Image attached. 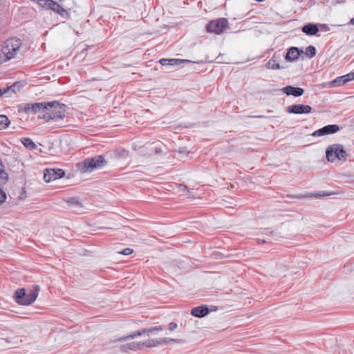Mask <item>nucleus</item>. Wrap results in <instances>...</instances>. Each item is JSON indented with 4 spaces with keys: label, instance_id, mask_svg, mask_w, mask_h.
Listing matches in <instances>:
<instances>
[{
    "label": "nucleus",
    "instance_id": "obj_1",
    "mask_svg": "<svg viewBox=\"0 0 354 354\" xmlns=\"http://www.w3.org/2000/svg\"><path fill=\"white\" fill-rule=\"evenodd\" d=\"M46 111L38 115V118L45 120L47 122H59L66 117V105L60 104L57 101L47 102Z\"/></svg>",
    "mask_w": 354,
    "mask_h": 354
},
{
    "label": "nucleus",
    "instance_id": "obj_2",
    "mask_svg": "<svg viewBox=\"0 0 354 354\" xmlns=\"http://www.w3.org/2000/svg\"><path fill=\"white\" fill-rule=\"evenodd\" d=\"M39 291V286H35L32 290L28 293L24 288L17 289L14 295V299L19 305L28 306L32 304L37 299Z\"/></svg>",
    "mask_w": 354,
    "mask_h": 354
},
{
    "label": "nucleus",
    "instance_id": "obj_3",
    "mask_svg": "<svg viewBox=\"0 0 354 354\" xmlns=\"http://www.w3.org/2000/svg\"><path fill=\"white\" fill-rule=\"evenodd\" d=\"M326 156L328 162H334L336 160L346 161L348 154L342 145L333 144L327 147Z\"/></svg>",
    "mask_w": 354,
    "mask_h": 354
},
{
    "label": "nucleus",
    "instance_id": "obj_4",
    "mask_svg": "<svg viewBox=\"0 0 354 354\" xmlns=\"http://www.w3.org/2000/svg\"><path fill=\"white\" fill-rule=\"evenodd\" d=\"M21 46V41L20 39L13 37L7 39L4 42V45L1 49L2 53L5 56V61L10 60L15 57L17 52L20 49Z\"/></svg>",
    "mask_w": 354,
    "mask_h": 354
},
{
    "label": "nucleus",
    "instance_id": "obj_5",
    "mask_svg": "<svg viewBox=\"0 0 354 354\" xmlns=\"http://www.w3.org/2000/svg\"><path fill=\"white\" fill-rule=\"evenodd\" d=\"M107 162L102 156H95L91 158H86L83 162L82 171L84 172H90L95 169L103 167Z\"/></svg>",
    "mask_w": 354,
    "mask_h": 354
},
{
    "label": "nucleus",
    "instance_id": "obj_6",
    "mask_svg": "<svg viewBox=\"0 0 354 354\" xmlns=\"http://www.w3.org/2000/svg\"><path fill=\"white\" fill-rule=\"evenodd\" d=\"M228 26V21L225 18H218L217 19L210 21L206 25V31L209 33L216 35L222 34L225 28Z\"/></svg>",
    "mask_w": 354,
    "mask_h": 354
},
{
    "label": "nucleus",
    "instance_id": "obj_7",
    "mask_svg": "<svg viewBox=\"0 0 354 354\" xmlns=\"http://www.w3.org/2000/svg\"><path fill=\"white\" fill-rule=\"evenodd\" d=\"M46 104L47 102L27 103L20 106L19 111H24L26 113L31 111L34 113L41 112L40 114H42L46 111Z\"/></svg>",
    "mask_w": 354,
    "mask_h": 354
},
{
    "label": "nucleus",
    "instance_id": "obj_8",
    "mask_svg": "<svg viewBox=\"0 0 354 354\" xmlns=\"http://www.w3.org/2000/svg\"><path fill=\"white\" fill-rule=\"evenodd\" d=\"M65 171L62 169H46L44 171V179L46 182H50L64 177Z\"/></svg>",
    "mask_w": 354,
    "mask_h": 354
},
{
    "label": "nucleus",
    "instance_id": "obj_9",
    "mask_svg": "<svg viewBox=\"0 0 354 354\" xmlns=\"http://www.w3.org/2000/svg\"><path fill=\"white\" fill-rule=\"evenodd\" d=\"M312 111V108L309 105H304L301 104H297L289 106L287 109L288 113L293 114H304L309 113Z\"/></svg>",
    "mask_w": 354,
    "mask_h": 354
},
{
    "label": "nucleus",
    "instance_id": "obj_10",
    "mask_svg": "<svg viewBox=\"0 0 354 354\" xmlns=\"http://www.w3.org/2000/svg\"><path fill=\"white\" fill-rule=\"evenodd\" d=\"M339 130V127L337 124H328L324 127L314 131L313 136H322L325 135L333 134Z\"/></svg>",
    "mask_w": 354,
    "mask_h": 354
},
{
    "label": "nucleus",
    "instance_id": "obj_11",
    "mask_svg": "<svg viewBox=\"0 0 354 354\" xmlns=\"http://www.w3.org/2000/svg\"><path fill=\"white\" fill-rule=\"evenodd\" d=\"M50 3L49 10L53 11L56 14L59 15L64 19H68L70 18V14L68 10L64 9L58 2L53 1Z\"/></svg>",
    "mask_w": 354,
    "mask_h": 354
},
{
    "label": "nucleus",
    "instance_id": "obj_12",
    "mask_svg": "<svg viewBox=\"0 0 354 354\" xmlns=\"http://www.w3.org/2000/svg\"><path fill=\"white\" fill-rule=\"evenodd\" d=\"M281 91L287 95H292L296 97H300L304 93V88L290 85L282 88Z\"/></svg>",
    "mask_w": 354,
    "mask_h": 354
},
{
    "label": "nucleus",
    "instance_id": "obj_13",
    "mask_svg": "<svg viewBox=\"0 0 354 354\" xmlns=\"http://www.w3.org/2000/svg\"><path fill=\"white\" fill-rule=\"evenodd\" d=\"M303 53L302 49H299L297 47H290L285 55V59L288 62H294L297 59L299 56Z\"/></svg>",
    "mask_w": 354,
    "mask_h": 354
},
{
    "label": "nucleus",
    "instance_id": "obj_14",
    "mask_svg": "<svg viewBox=\"0 0 354 354\" xmlns=\"http://www.w3.org/2000/svg\"><path fill=\"white\" fill-rule=\"evenodd\" d=\"M209 313V308L207 306L204 305L193 308L191 310V315L198 318H201L207 315Z\"/></svg>",
    "mask_w": 354,
    "mask_h": 354
},
{
    "label": "nucleus",
    "instance_id": "obj_15",
    "mask_svg": "<svg viewBox=\"0 0 354 354\" xmlns=\"http://www.w3.org/2000/svg\"><path fill=\"white\" fill-rule=\"evenodd\" d=\"M279 59L280 55L274 53L271 59L266 63V67L272 70L285 68L286 66H281L279 64L277 63Z\"/></svg>",
    "mask_w": 354,
    "mask_h": 354
},
{
    "label": "nucleus",
    "instance_id": "obj_16",
    "mask_svg": "<svg viewBox=\"0 0 354 354\" xmlns=\"http://www.w3.org/2000/svg\"><path fill=\"white\" fill-rule=\"evenodd\" d=\"M141 349V342H132L120 346V350L123 352L128 353L129 351H137Z\"/></svg>",
    "mask_w": 354,
    "mask_h": 354
},
{
    "label": "nucleus",
    "instance_id": "obj_17",
    "mask_svg": "<svg viewBox=\"0 0 354 354\" xmlns=\"http://www.w3.org/2000/svg\"><path fill=\"white\" fill-rule=\"evenodd\" d=\"M301 30L307 35H315L318 32L319 28L317 24L308 23L301 28Z\"/></svg>",
    "mask_w": 354,
    "mask_h": 354
},
{
    "label": "nucleus",
    "instance_id": "obj_18",
    "mask_svg": "<svg viewBox=\"0 0 354 354\" xmlns=\"http://www.w3.org/2000/svg\"><path fill=\"white\" fill-rule=\"evenodd\" d=\"M144 334H147L146 328H142L140 330H136V331H135L134 333H133L131 335L121 337L114 340L113 342H123V341H126V340H128V339H133L136 337L141 336V335H142Z\"/></svg>",
    "mask_w": 354,
    "mask_h": 354
},
{
    "label": "nucleus",
    "instance_id": "obj_19",
    "mask_svg": "<svg viewBox=\"0 0 354 354\" xmlns=\"http://www.w3.org/2000/svg\"><path fill=\"white\" fill-rule=\"evenodd\" d=\"M174 152L176 153L175 157L180 160H185V158H189L190 153L185 147H181L178 150H175Z\"/></svg>",
    "mask_w": 354,
    "mask_h": 354
},
{
    "label": "nucleus",
    "instance_id": "obj_20",
    "mask_svg": "<svg viewBox=\"0 0 354 354\" xmlns=\"http://www.w3.org/2000/svg\"><path fill=\"white\" fill-rule=\"evenodd\" d=\"M114 156L118 160L126 159L129 157V152L127 149H119L114 151Z\"/></svg>",
    "mask_w": 354,
    "mask_h": 354
},
{
    "label": "nucleus",
    "instance_id": "obj_21",
    "mask_svg": "<svg viewBox=\"0 0 354 354\" xmlns=\"http://www.w3.org/2000/svg\"><path fill=\"white\" fill-rule=\"evenodd\" d=\"M21 142L24 146L29 150H34L37 147V145L35 144V142L29 138H22Z\"/></svg>",
    "mask_w": 354,
    "mask_h": 354
},
{
    "label": "nucleus",
    "instance_id": "obj_22",
    "mask_svg": "<svg viewBox=\"0 0 354 354\" xmlns=\"http://www.w3.org/2000/svg\"><path fill=\"white\" fill-rule=\"evenodd\" d=\"M10 123V120L6 115H0V129H6Z\"/></svg>",
    "mask_w": 354,
    "mask_h": 354
},
{
    "label": "nucleus",
    "instance_id": "obj_23",
    "mask_svg": "<svg viewBox=\"0 0 354 354\" xmlns=\"http://www.w3.org/2000/svg\"><path fill=\"white\" fill-rule=\"evenodd\" d=\"M22 87L23 84L21 82H15L8 88H10V93H16L17 92L19 91Z\"/></svg>",
    "mask_w": 354,
    "mask_h": 354
},
{
    "label": "nucleus",
    "instance_id": "obj_24",
    "mask_svg": "<svg viewBox=\"0 0 354 354\" xmlns=\"http://www.w3.org/2000/svg\"><path fill=\"white\" fill-rule=\"evenodd\" d=\"M169 65L177 66L182 63H189L191 61L188 59H168Z\"/></svg>",
    "mask_w": 354,
    "mask_h": 354
},
{
    "label": "nucleus",
    "instance_id": "obj_25",
    "mask_svg": "<svg viewBox=\"0 0 354 354\" xmlns=\"http://www.w3.org/2000/svg\"><path fill=\"white\" fill-rule=\"evenodd\" d=\"M162 345L168 344L170 342H176V343H182L184 342L183 339H173L169 337H162L161 338Z\"/></svg>",
    "mask_w": 354,
    "mask_h": 354
},
{
    "label": "nucleus",
    "instance_id": "obj_26",
    "mask_svg": "<svg viewBox=\"0 0 354 354\" xmlns=\"http://www.w3.org/2000/svg\"><path fill=\"white\" fill-rule=\"evenodd\" d=\"M305 54L308 57L312 58L316 55V48L313 46H309L306 48Z\"/></svg>",
    "mask_w": 354,
    "mask_h": 354
},
{
    "label": "nucleus",
    "instance_id": "obj_27",
    "mask_svg": "<svg viewBox=\"0 0 354 354\" xmlns=\"http://www.w3.org/2000/svg\"><path fill=\"white\" fill-rule=\"evenodd\" d=\"M53 0H37V3L39 6L42 7L46 10H49L50 3Z\"/></svg>",
    "mask_w": 354,
    "mask_h": 354
},
{
    "label": "nucleus",
    "instance_id": "obj_28",
    "mask_svg": "<svg viewBox=\"0 0 354 354\" xmlns=\"http://www.w3.org/2000/svg\"><path fill=\"white\" fill-rule=\"evenodd\" d=\"M164 329H165V327H163L162 326H152V327L146 328L147 334H148V335L149 333L162 331Z\"/></svg>",
    "mask_w": 354,
    "mask_h": 354
},
{
    "label": "nucleus",
    "instance_id": "obj_29",
    "mask_svg": "<svg viewBox=\"0 0 354 354\" xmlns=\"http://www.w3.org/2000/svg\"><path fill=\"white\" fill-rule=\"evenodd\" d=\"M143 346H146L147 348L156 347L154 339H147L145 342H141V349Z\"/></svg>",
    "mask_w": 354,
    "mask_h": 354
},
{
    "label": "nucleus",
    "instance_id": "obj_30",
    "mask_svg": "<svg viewBox=\"0 0 354 354\" xmlns=\"http://www.w3.org/2000/svg\"><path fill=\"white\" fill-rule=\"evenodd\" d=\"M333 83L337 84V86H342L344 84L347 83V82L345 80L344 75H342L335 78L333 81Z\"/></svg>",
    "mask_w": 354,
    "mask_h": 354
},
{
    "label": "nucleus",
    "instance_id": "obj_31",
    "mask_svg": "<svg viewBox=\"0 0 354 354\" xmlns=\"http://www.w3.org/2000/svg\"><path fill=\"white\" fill-rule=\"evenodd\" d=\"M154 145H155V142H153L152 144L150 145V146H151L150 150L153 151L155 154L160 153L162 152L161 148L156 145L153 146Z\"/></svg>",
    "mask_w": 354,
    "mask_h": 354
},
{
    "label": "nucleus",
    "instance_id": "obj_32",
    "mask_svg": "<svg viewBox=\"0 0 354 354\" xmlns=\"http://www.w3.org/2000/svg\"><path fill=\"white\" fill-rule=\"evenodd\" d=\"M133 249L130 248H124L123 250L118 252V254H123V255H129L133 253Z\"/></svg>",
    "mask_w": 354,
    "mask_h": 354
},
{
    "label": "nucleus",
    "instance_id": "obj_33",
    "mask_svg": "<svg viewBox=\"0 0 354 354\" xmlns=\"http://www.w3.org/2000/svg\"><path fill=\"white\" fill-rule=\"evenodd\" d=\"M68 203L69 204L77 205V206H80V205H81L80 201L76 198H70L68 200Z\"/></svg>",
    "mask_w": 354,
    "mask_h": 354
},
{
    "label": "nucleus",
    "instance_id": "obj_34",
    "mask_svg": "<svg viewBox=\"0 0 354 354\" xmlns=\"http://www.w3.org/2000/svg\"><path fill=\"white\" fill-rule=\"evenodd\" d=\"M345 80L348 82L354 80V72L344 75Z\"/></svg>",
    "mask_w": 354,
    "mask_h": 354
},
{
    "label": "nucleus",
    "instance_id": "obj_35",
    "mask_svg": "<svg viewBox=\"0 0 354 354\" xmlns=\"http://www.w3.org/2000/svg\"><path fill=\"white\" fill-rule=\"evenodd\" d=\"M6 198V193L0 188V205L5 201Z\"/></svg>",
    "mask_w": 354,
    "mask_h": 354
},
{
    "label": "nucleus",
    "instance_id": "obj_36",
    "mask_svg": "<svg viewBox=\"0 0 354 354\" xmlns=\"http://www.w3.org/2000/svg\"><path fill=\"white\" fill-rule=\"evenodd\" d=\"M178 327V325L175 322H171L169 324V329L171 330V331H173L176 328H177Z\"/></svg>",
    "mask_w": 354,
    "mask_h": 354
},
{
    "label": "nucleus",
    "instance_id": "obj_37",
    "mask_svg": "<svg viewBox=\"0 0 354 354\" xmlns=\"http://www.w3.org/2000/svg\"><path fill=\"white\" fill-rule=\"evenodd\" d=\"M330 194H331L330 193L322 192H318V193L315 194L314 196L315 197H319V196H330Z\"/></svg>",
    "mask_w": 354,
    "mask_h": 354
},
{
    "label": "nucleus",
    "instance_id": "obj_38",
    "mask_svg": "<svg viewBox=\"0 0 354 354\" xmlns=\"http://www.w3.org/2000/svg\"><path fill=\"white\" fill-rule=\"evenodd\" d=\"M8 93H10V88L8 87L6 88H0V96H2Z\"/></svg>",
    "mask_w": 354,
    "mask_h": 354
},
{
    "label": "nucleus",
    "instance_id": "obj_39",
    "mask_svg": "<svg viewBox=\"0 0 354 354\" xmlns=\"http://www.w3.org/2000/svg\"><path fill=\"white\" fill-rule=\"evenodd\" d=\"M159 62L162 66L169 65L168 59H160Z\"/></svg>",
    "mask_w": 354,
    "mask_h": 354
},
{
    "label": "nucleus",
    "instance_id": "obj_40",
    "mask_svg": "<svg viewBox=\"0 0 354 354\" xmlns=\"http://www.w3.org/2000/svg\"><path fill=\"white\" fill-rule=\"evenodd\" d=\"M156 347L162 345L161 338L154 339Z\"/></svg>",
    "mask_w": 354,
    "mask_h": 354
},
{
    "label": "nucleus",
    "instance_id": "obj_41",
    "mask_svg": "<svg viewBox=\"0 0 354 354\" xmlns=\"http://www.w3.org/2000/svg\"><path fill=\"white\" fill-rule=\"evenodd\" d=\"M322 27H324V28H325L326 30H328V26H327V25H326V24H323V25H322Z\"/></svg>",
    "mask_w": 354,
    "mask_h": 354
},
{
    "label": "nucleus",
    "instance_id": "obj_42",
    "mask_svg": "<svg viewBox=\"0 0 354 354\" xmlns=\"http://www.w3.org/2000/svg\"><path fill=\"white\" fill-rule=\"evenodd\" d=\"M350 23L353 25H354V17L351 19Z\"/></svg>",
    "mask_w": 354,
    "mask_h": 354
},
{
    "label": "nucleus",
    "instance_id": "obj_43",
    "mask_svg": "<svg viewBox=\"0 0 354 354\" xmlns=\"http://www.w3.org/2000/svg\"><path fill=\"white\" fill-rule=\"evenodd\" d=\"M59 2H62V0H59Z\"/></svg>",
    "mask_w": 354,
    "mask_h": 354
}]
</instances>
